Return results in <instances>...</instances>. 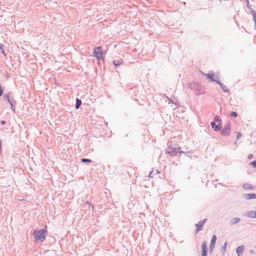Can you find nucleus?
Masks as SVG:
<instances>
[{
  "mask_svg": "<svg viewBox=\"0 0 256 256\" xmlns=\"http://www.w3.org/2000/svg\"><path fill=\"white\" fill-rule=\"evenodd\" d=\"M248 2V0H247Z\"/></svg>",
  "mask_w": 256,
  "mask_h": 256,
  "instance_id": "obj_27",
  "label": "nucleus"
},
{
  "mask_svg": "<svg viewBox=\"0 0 256 256\" xmlns=\"http://www.w3.org/2000/svg\"><path fill=\"white\" fill-rule=\"evenodd\" d=\"M252 154H250V155L248 156V158H252Z\"/></svg>",
  "mask_w": 256,
  "mask_h": 256,
  "instance_id": "obj_24",
  "label": "nucleus"
},
{
  "mask_svg": "<svg viewBox=\"0 0 256 256\" xmlns=\"http://www.w3.org/2000/svg\"><path fill=\"white\" fill-rule=\"evenodd\" d=\"M1 124H6V122H5V121H4V120H2V121L1 122Z\"/></svg>",
  "mask_w": 256,
  "mask_h": 256,
  "instance_id": "obj_23",
  "label": "nucleus"
},
{
  "mask_svg": "<svg viewBox=\"0 0 256 256\" xmlns=\"http://www.w3.org/2000/svg\"><path fill=\"white\" fill-rule=\"evenodd\" d=\"M253 19L256 26V12H253Z\"/></svg>",
  "mask_w": 256,
  "mask_h": 256,
  "instance_id": "obj_18",
  "label": "nucleus"
},
{
  "mask_svg": "<svg viewBox=\"0 0 256 256\" xmlns=\"http://www.w3.org/2000/svg\"><path fill=\"white\" fill-rule=\"evenodd\" d=\"M246 198L248 200L256 199V194H248L246 195Z\"/></svg>",
  "mask_w": 256,
  "mask_h": 256,
  "instance_id": "obj_11",
  "label": "nucleus"
},
{
  "mask_svg": "<svg viewBox=\"0 0 256 256\" xmlns=\"http://www.w3.org/2000/svg\"><path fill=\"white\" fill-rule=\"evenodd\" d=\"M248 2V0H247Z\"/></svg>",
  "mask_w": 256,
  "mask_h": 256,
  "instance_id": "obj_26",
  "label": "nucleus"
},
{
  "mask_svg": "<svg viewBox=\"0 0 256 256\" xmlns=\"http://www.w3.org/2000/svg\"><path fill=\"white\" fill-rule=\"evenodd\" d=\"M249 188H250V189H251V190H252V189H253V188H250V187Z\"/></svg>",
  "mask_w": 256,
  "mask_h": 256,
  "instance_id": "obj_25",
  "label": "nucleus"
},
{
  "mask_svg": "<svg viewBox=\"0 0 256 256\" xmlns=\"http://www.w3.org/2000/svg\"><path fill=\"white\" fill-rule=\"evenodd\" d=\"M82 162H92V160L90 159H86V158H82Z\"/></svg>",
  "mask_w": 256,
  "mask_h": 256,
  "instance_id": "obj_17",
  "label": "nucleus"
},
{
  "mask_svg": "<svg viewBox=\"0 0 256 256\" xmlns=\"http://www.w3.org/2000/svg\"><path fill=\"white\" fill-rule=\"evenodd\" d=\"M2 54H4V56H6V54H5V52H4V50H3V49H2Z\"/></svg>",
  "mask_w": 256,
  "mask_h": 256,
  "instance_id": "obj_22",
  "label": "nucleus"
},
{
  "mask_svg": "<svg viewBox=\"0 0 256 256\" xmlns=\"http://www.w3.org/2000/svg\"><path fill=\"white\" fill-rule=\"evenodd\" d=\"M206 220H204L202 221H200L198 224H196V232H198L201 230L203 228L204 224L206 222Z\"/></svg>",
  "mask_w": 256,
  "mask_h": 256,
  "instance_id": "obj_7",
  "label": "nucleus"
},
{
  "mask_svg": "<svg viewBox=\"0 0 256 256\" xmlns=\"http://www.w3.org/2000/svg\"><path fill=\"white\" fill-rule=\"evenodd\" d=\"M240 218H232L231 220H230V224H234L238 222H240Z\"/></svg>",
  "mask_w": 256,
  "mask_h": 256,
  "instance_id": "obj_12",
  "label": "nucleus"
},
{
  "mask_svg": "<svg viewBox=\"0 0 256 256\" xmlns=\"http://www.w3.org/2000/svg\"><path fill=\"white\" fill-rule=\"evenodd\" d=\"M82 104V101L78 99V98H76V109H78L80 107V106Z\"/></svg>",
  "mask_w": 256,
  "mask_h": 256,
  "instance_id": "obj_13",
  "label": "nucleus"
},
{
  "mask_svg": "<svg viewBox=\"0 0 256 256\" xmlns=\"http://www.w3.org/2000/svg\"><path fill=\"white\" fill-rule=\"evenodd\" d=\"M8 102H9V104H10L11 106V109L14 112H15V108H14L12 103L10 101V100L8 96H6Z\"/></svg>",
  "mask_w": 256,
  "mask_h": 256,
  "instance_id": "obj_15",
  "label": "nucleus"
},
{
  "mask_svg": "<svg viewBox=\"0 0 256 256\" xmlns=\"http://www.w3.org/2000/svg\"><path fill=\"white\" fill-rule=\"evenodd\" d=\"M244 251L243 246H240L236 248V252L238 256H242Z\"/></svg>",
  "mask_w": 256,
  "mask_h": 256,
  "instance_id": "obj_10",
  "label": "nucleus"
},
{
  "mask_svg": "<svg viewBox=\"0 0 256 256\" xmlns=\"http://www.w3.org/2000/svg\"><path fill=\"white\" fill-rule=\"evenodd\" d=\"M216 236L215 235H214L212 236V240L210 244V248L212 249V250L214 248L216 242Z\"/></svg>",
  "mask_w": 256,
  "mask_h": 256,
  "instance_id": "obj_9",
  "label": "nucleus"
},
{
  "mask_svg": "<svg viewBox=\"0 0 256 256\" xmlns=\"http://www.w3.org/2000/svg\"><path fill=\"white\" fill-rule=\"evenodd\" d=\"M93 54L96 58L98 60H100L104 58V54L102 46L96 47L94 49Z\"/></svg>",
  "mask_w": 256,
  "mask_h": 256,
  "instance_id": "obj_2",
  "label": "nucleus"
},
{
  "mask_svg": "<svg viewBox=\"0 0 256 256\" xmlns=\"http://www.w3.org/2000/svg\"><path fill=\"white\" fill-rule=\"evenodd\" d=\"M246 216L254 218H256V210H250L246 212Z\"/></svg>",
  "mask_w": 256,
  "mask_h": 256,
  "instance_id": "obj_6",
  "label": "nucleus"
},
{
  "mask_svg": "<svg viewBox=\"0 0 256 256\" xmlns=\"http://www.w3.org/2000/svg\"><path fill=\"white\" fill-rule=\"evenodd\" d=\"M250 164L254 167V168H256V161H254V162H252L250 163Z\"/></svg>",
  "mask_w": 256,
  "mask_h": 256,
  "instance_id": "obj_20",
  "label": "nucleus"
},
{
  "mask_svg": "<svg viewBox=\"0 0 256 256\" xmlns=\"http://www.w3.org/2000/svg\"><path fill=\"white\" fill-rule=\"evenodd\" d=\"M122 62V60H114L113 61V64L116 66H118L120 65Z\"/></svg>",
  "mask_w": 256,
  "mask_h": 256,
  "instance_id": "obj_14",
  "label": "nucleus"
},
{
  "mask_svg": "<svg viewBox=\"0 0 256 256\" xmlns=\"http://www.w3.org/2000/svg\"><path fill=\"white\" fill-rule=\"evenodd\" d=\"M47 234L46 229L35 230L33 232V236L36 242H43L46 238V234Z\"/></svg>",
  "mask_w": 256,
  "mask_h": 256,
  "instance_id": "obj_1",
  "label": "nucleus"
},
{
  "mask_svg": "<svg viewBox=\"0 0 256 256\" xmlns=\"http://www.w3.org/2000/svg\"><path fill=\"white\" fill-rule=\"evenodd\" d=\"M206 77L212 81L218 82V77L216 76L214 74L210 73L206 74Z\"/></svg>",
  "mask_w": 256,
  "mask_h": 256,
  "instance_id": "obj_5",
  "label": "nucleus"
},
{
  "mask_svg": "<svg viewBox=\"0 0 256 256\" xmlns=\"http://www.w3.org/2000/svg\"><path fill=\"white\" fill-rule=\"evenodd\" d=\"M230 125L228 124H226L222 128L221 134L224 136H228L230 132Z\"/></svg>",
  "mask_w": 256,
  "mask_h": 256,
  "instance_id": "obj_4",
  "label": "nucleus"
},
{
  "mask_svg": "<svg viewBox=\"0 0 256 256\" xmlns=\"http://www.w3.org/2000/svg\"><path fill=\"white\" fill-rule=\"evenodd\" d=\"M206 248L207 244L206 242H204L202 246V256H206Z\"/></svg>",
  "mask_w": 256,
  "mask_h": 256,
  "instance_id": "obj_8",
  "label": "nucleus"
},
{
  "mask_svg": "<svg viewBox=\"0 0 256 256\" xmlns=\"http://www.w3.org/2000/svg\"><path fill=\"white\" fill-rule=\"evenodd\" d=\"M241 136H242V134H241L240 132H237L236 138L238 140L239 138H240L241 137Z\"/></svg>",
  "mask_w": 256,
  "mask_h": 256,
  "instance_id": "obj_19",
  "label": "nucleus"
},
{
  "mask_svg": "<svg viewBox=\"0 0 256 256\" xmlns=\"http://www.w3.org/2000/svg\"><path fill=\"white\" fill-rule=\"evenodd\" d=\"M211 126L216 131H218L221 128V120L219 119L218 116L214 118V122H211Z\"/></svg>",
  "mask_w": 256,
  "mask_h": 256,
  "instance_id": "obj_3",
  "label": "nucleus"
},
{
  "mask_svg": "<svg viewBox=\"0 0 256 256\" xmlns=\"http://www.w3.org/2000/svg\"><path fill=\"white\" fill-rule=\"evenodd\" d=\"M230 116H232V117H234V118H236L237 116V114L236 112H232L230 114Z\"/></svg>",
  "mask_w": 256,
  "mask_h": 256,
  "instance_id": "obj_16",
  "label": "nucleus"
},
{
  "mask_svg": "<svg viewBox=\"0 0 256 256\" xmlns=\"http://www.w3.org/2000/svg\"><path fill=\"white\" fill-rule=\"evenodd\" d=\"M4 48V45L3 44H0V49H3Z\"/></svg>",
  "mask_w": 256,
  "mask_h": 256,
  "instance_id": "obj_21",
  "label": "nucleus"
}]
</instances>
